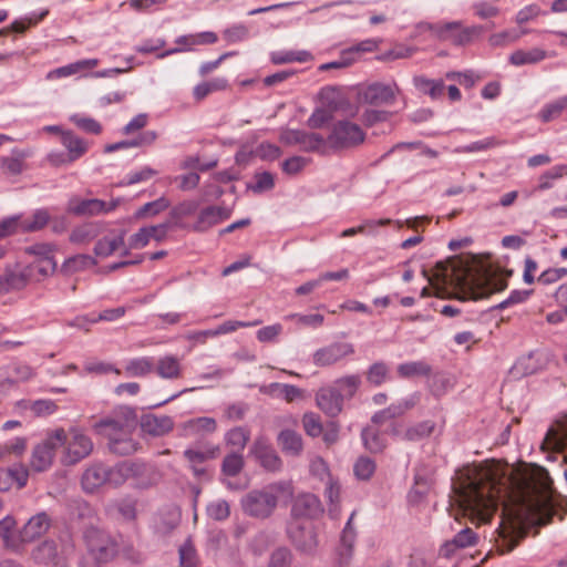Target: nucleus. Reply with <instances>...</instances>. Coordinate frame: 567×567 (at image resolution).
Masks as SVG:
<instances>
[{
    "instance_id": "864d4df0",
    "label": "nucleus",
    "mask_w": 567,
    "mask_h": 567,
    "mask_svg": "<svg viewBox=\"0 0 567 567\" xmlns=\"http://www.w3.org/2000/svg\"><path fill=\"white\" fill-rule=\"evenodd\" d=\"M47 14L48 10H44L39 14L32 13L28 18L14 20L8 28L0 30V35L7 34L9 31L23 33L30 25H35L38 22L43 20Z\"/></svg>"
},
{
    "instance_id": "680f3d73",
    "label": "nucleus",
    "mask_w": 567,
    "mask_h": 567,
    "mask_svg": "<svg viewBox=\"0 0 567 567\" xmlns=\"http://www.w3.org/2000/svg\"><path fill=\"white\" fill-rule=\"evenodd\" d=\"M292 553L287 547L276 548L269 556L268 567H291Z\"/></svg>"
},
{
    "instance_id": "ddd939ff",
    "label": "nucleus",
    "mask_w": 567,
    "mask_h": 567,
    "mask_svg": "<svg viewBox=\"0 0 567 567\" xmlns=\"http://www.w3.org/2000/svg\"><path fill=\"white\" fill-rule=\"evenodd\" d=\"M219 446L213 444H197L184 451L183 455L197 478L207 477L205 463L219 454Z\"/></svg>"
},
{
    "instance_id": "bb28decb",
    "label": "nucleus",
    "mask_w": 567,
    "mask_h": 567,
    "mask_svg": "<svg viewBox=\"0 0 567 567\" xmlns=\"http://www.w3.org/2000/svg\"><path fill=\"white\" fill-rule=\"evenodd\" d=\"M353 514L349 517L340 537L338 557L340 566H347L352 558L357 533L352 527Z\"/></svg>"
},
{
    "instance_id": "4be33fe9",
    "label": "nucleus",
    "mask_w": 567,
    "mask_h": 567,
    "mask_svg": "<svg viewBox=\"0 0 567 567\" xmlns=\"http://www.w3.org/2000/svg\"><path fill=\"white\" fill-rule=\"evenodd\" d=\"M107 482L106 466L103 463L90 464L81 476V487L85 493H94Z\"/></svg>"
},
{
    "instance_id": "20e7f679",
    "label": "nucleus",
    "mask_w": 567,
    "mask_h": 567,
    "mask_svg": "<svg viewBox=\"0 0 567 567\" xmlns=\"http://www.w3.org/2000/svg\"><path fill=\"white\" fill-rule=\"evenodd\" d=\"M423 25L437 40L450 42L455 47L470 45L480 39L484 32L483 25H465L462 21L424 23Z\"/></svg>"
},
{
    "instance_id": "a211bd4d",
    "label": "nucleus",
    "mask_w": 567,
    "mask_h": 567,
    "mask_svg": "<svg viewBox=\"0 0 567 567\" xmlns=\"http://www.w3.org/2000/svg\"><path fill=\"white\" fill-rule=\"evenodd\" d=\"M317 406L328 416H338L343 409V396L333 385L320 388L316 393Z\"/></svg>"
},
{
    "instance_id": "5fc2aeb1",
    "label": "nucleus",
    "mask_w": 567,
    "mask_h": 567,
    "mask_svg": "<svg viewBox=\"0 0 567 567\" xmlns=\"http://www.w3.org/2000/svg\"><path fill=\"white\" fill-rule=\"evenodd\" d=\"M363 444L372 453L382 452L385 447V440L382 434L373 429H364L361 433Z\"/></svg>"
},
{
    "instance_id": "c9c22d12",
    "label": "nucleus",
    "mask_w": 567,
    "mask_h": 567,
    "mask_svg": "<svg viewBox=\"0 0 567 567\" xmlns=\"http://www.w3.org/2000/svg\"><path fill=\"white\" fill-rule=\"evenodd\" d=\"M20 215L21 233H35L43 229L49 220L50 214L45 208L35 209L30 217Z\"/></svg>"
},
{
    "instance_id": "052dcab7",
    "label": "nucleus",
    "mask_w": 567,
    "mask_h": 567,
    "mask_svg": "<svg viewBox=\"0 0 567 567\" xmlns=\"http://www.w3.org/2000/svg\"><path fill=\"white\" fill-rule=\"evenodd\" d=\"M275 186L274 175L269 172L256 173L254 183L248 185V189L256 194L272 189Z\"/></svg>"
},
{
    "instance_id": "e2e57ef3",
    "label": "nucleus",
    "mask_w": 567,
    "mask_h": 567,
    "mask_svg": "<svg viewBox=\"0 0 567 567\" xmlns=\"http://www.w3.org/2000/svg\"><path fill=\"white\" fill-rule=\"evenodd\" d=\"M416 86L424 93L429 94L432 99H437L443 95L444 82L442 80H429L424 78L416 79Z\"/></svg>"
},
{
    "instance_id": "49530a36",
    "label": "nucleus",
    "mask_w": 567,
    "mask_h": 567,
    "mask_svg": "<svg viewBox=\"0 0 567 567\" xmlns=\"http://www.w3.org/2000/svg\"><path fill=\"white\" fill-rule=\"evenodd\" d=\"M35 561L40 564H55L58 547L53 540H44L32 553Z\"/></svg>"
},
{
    "instance_id": "09e8293b",
    "label": "nucleus",
    "mask_w": 567,
    "mask_h": 567,
    "mask_svg": "<svg viewBox=\"0 0 567 567\" xmlns=\"http://www.w3.org/2000/svg\"><path fill=\"white\" fill-rule=\"evenodd\" d=\"M421 400L420 392H413L389 405L393 419L403 416L406 412L415 408Z\"/></svg>"
},
{
    "instance_id": "bf43d9fd",
    "label": "nucleus",
    "mask_w": 567,
    "mask_h": 567,
    "mask_svg": "<svg viewBox=\"0 0 567 567\" xmlns=\"http://www.w3.org/2000/svg\"><path fill=\"white\" fill-rule=\"evenodd\" d=\"M199 207V202L194 199L183 200L179 204L175 205L171 212L169 216L176 220V223L184 217L194 215Z\"/></svg>"
},
{
    "instance_id": "5701e85b",
    "label": "nucleus",
    "mask_w": 567,
    "mask_h": 567,
    "mask_svg": "<svg viewBox=\"0 0 567 567\" xmlns=\"http://www.w3.org/2000/svg\"><path fill=\"white\" fill-rule=\"evenodd\" d=\"M259 391L271 398L282 399L288 403L305 398V391L302 389L287 383L272 382L261 385Z\"/></svg>"
},
{
    "instance_id": "f704fd0d",
    "label": "nucleus",
    "mask_w": 567,
    "mask_h": 567,
    "mask_svg": "<svg viewBox=\"0 0 567 567\" xmlns=\"http://www.w3.org/2000/svg\"><path fill=\"white\" fill-rule=\"evenodd\" d=\"M3 275L9 291L21 289L32 280L31 272L28 271L27 266L22 267L20 265H16L13 267H8Z\"/></svg>"
},
{
    "instance_id": "423d86ee",
    "label": "nucleus",
    "mask_w": 567,
    "mask_h": 567,
    "mask_svg": "<svg viewBox=\"0 0 567 567\" xmlns=\"http://www.w3.org/2000/svg\"><path fill=\"white\" fill-rule=\"evenodd\" d=\"M494 547L499 555L512 551L524 537L523 523L519 517L512 514H503L499 525L495 530Z\"/></svg>"
},
{
    "instance_id": "338daca9",
    "label": "nucleus",
    "mask_w": 567,
    "mask_h": 567,
    "mask_svg": "<svg viewBox=\"0 0 567 567\" xmlns=\"http://www.w3.org/2000/svg\"><path fill=\"white\" fill-rule=\"evenodd\" d=\"M157 174V171L150 166H144L138 171L128 173L120 183L121 186H130L141 182H146Z\"/></svg>"
},
{
    "instance_id": "69168bd1",
    "label": "nucleus",
    "mask_w": 567,
    "mask_h": 567,
    "mask_svg": "<svg viewBox=\"0 0 567 567\" xmlns=\"http://www.w3.org/2000/svg\"><path fill=\"white\" fill-rule=\"evenodd\" d=\"M70 120L74 125L86 133L99 135L102 132V125L92 117L74 114Z\"/></svg>"
},
{
    "instance_id": "aec40b11",
    "label": "nucleus",
    "mask_w": 567,
    "mask_h": 567,
    "mask_svg": "<svg viewBox=\"0 0 567 567\" xmlns=\"http://www.w3.org/2000/svg\"><path fill=\"white\" fill-rule=\"evenodd\" d=\"M230 217V212L220 206L210 205L199 210L192 229L197 233H205L212 227L220 224Z\"/></svg>"
},
{
    "instance_id": "6e6552de",
    "label": "nucleus",
    "mask_w": 567,
    "mask_h": 567,
    "mask_svg": "<svg viewBox=\"0 0 567 567\" xmlns=\"http://www.w3.org/2000/svg\"><path fill=\"white\" fill-rule=\"evenodd\" d=\"M365 134L362 128L350 121L337 122L327 138V151H340L351 148L363 143Z\"/></svg>"
},
{
    "instance_id": "a18cd8bd",
    "label": "nucleus",
    "mask_w": 567,
    "mask_h": 567,
    "mask_svg": "<svg viewBox=\"0 0 567 567\" xmlns=\"http://www.w3.org/2000/svg\"><path fill=\"white\" fill-rule=\"evenodd\" d=\"M96 265L97 261L94 257L90 255L80 254L65 259L62 264V271L66 274H73L91 268Z\"/></svg>"
},
{
    "instance_id": "0e129e2a",
    "label": "nucleus",
    "mask_w": 567,
    "mask_h": 567,
    "mask_svg": "<svg viewBox=\"0 0 567 567\" xmlns=\"http://www.w3.org/2000/svg\"><path fill=\"white\" fill-rule=\"evenodd\" d=\"M207 515L214 520H225L230 515V506L225 499H217L207 505Z\"/></svg>"
},
{
    "instance_id": "603ef678",
    "label": "nucleus",
    "mask_w": 567,
    "mask_h": 567,
    "mask_svg": "<svg viewBox=\"0 0 567 567\" xmlns=\"http://www.w3.org/2000/svg\"><path fill=\"white\" fill-rule=\"evenodd\" d=\"M228 82L226 79L216 78L208 82L198 83L194 90L193 95L196 100L200 101L213 92L223 91L227 89Z\"/></svg>"
},
{
    "instance_id": "2f4dec72",
    "label": "nucleus",
    "mask_w": 567,
    "mask_h": 567,
    "mask_svg": "<svg viewBox=\"0 0 567 567\" xmlns=\"http://www.w3.org/2000/svg\"><path fill=\"white\" fill-rule=\"evenodd\" d=\"M312 60V53L307 50H280L270 53V61L276 65L292 62L306 63Z\"/></svg>"
},
{
    "instance_id": "f8f14e48",
    "label": "nucleus",
    "mask_w": 567,
    "mask_h": 567,
    "mask_svg": "<svg viewBox=\"0 0 567 567\" xmlns=\"http://www.w3.org/2000/svg\"><path fill=\"white\" fill-rule=\"evenodd\" d=\"M280 141L286 145H298L303 152L327 154L324 137L318 133H309L302 130H286L281 133Z\"/></svg>"
},
{
    "instance_id": "f257e3e1",
    "label": "nucleus",
    "mask_w": 567,
    "mask_h": 567,
    "mask_svg": "<svg viewBox=\"0 0 567 567\" xmlns=\"http://www.w3.org/2000/svg\"><path fill=\"white\" fill-rule=\"evenodd\" d=\"M453 486L464 515L477 524L492 519L504 492L491 470L476 466L462 470Z\"/></svg>"
},
{
    "instance_id": "f03ea898",
    "label": "nucleus",
    "mask_w": 567,
    "mask_h": 567,
    "mask_svg": "<svg viewBox=\"0 0 567 567\" xmlns=\"http://www.w3.org/2000/svg\"><path fill=\"white\" fill-rule=\"evenodd\" d=\"M135 424L134 413L126 410L125 413L115 412L113 415L101 419L93 427L97 434L107 439L112 453L130 455L137 450V443L132 437Z\"/></svg>"
},
{
    "instance_id": "1a4fd4ad",
    "label": "nucleus",
    "mask_w": 567,
    "mask_h": 567,
    "mask_svg": "<svg viewBox=\"0 0 567 567\" xmlns=\"http://www.w3.org/2000/svg\"><path fill=\"white\" fill-rule=\"evenodd\" d=\"M287 534L296 547L302 554L312 555L319 546L318 533L313 523L307 520H291L287 527Z\"/></svg>"
},
{
    "instance_id": "e433bc0d",
    "label": "nucleus",
    "mask_w": 567,
    "mask_h": 567,
    "mask_svg": "<svg viewBox=\"0 0 567 567\" xmlns=\"http://www.w3.org/2000/svg\"><path fill=\"white\" fill-rule=\"evenodd\" d=\"M396 372L402 379L429 377L432 373V367L425 360L408 361L400 363L396 368Z\"/></svg>"
},
{
    "instance_id": "13d9d810",
    "label": "nucleus",
    "mask_w": 567,
    "mask_h": 567,
    "mask_svg": "<svg viewBox=\"0 0 567 567\" xmlns=\"http://www.w3.org/2000/svg\"><path fill=\"white\" fill-rule=\"evenodd\" d=\"M375 468V462L367 456H360L353 465L354 475L361 481L370 480L374 474Z\"/></svg>"
},
{
    "instance_id": "c85d7f7f",
    "label": "nucleus",
    "mask_w": 567,
    "mask_h": 567,
    "mask_svg": "<svg viewBox=\"0 0 567 567\" xmlns=\"http://www.w3.org/2000/svg\"><path fill=\"white\" fill-rule=\"evenodd\" d=\"M476 533L473 529L466 527L458 532L457 534H455V536L451 540L446 542L442 546L441 551L443 553L444 556L449 557L454 553L455 549L473 546L476 544Z\"/></svg>"
},
{
    "instance_id": "39448f33",
    "label": "nucleus",
    "mask_w": 567,
    "mask_h": 567,
    "mask_svg": "<svg viewBox=\"0 0 567 567\" xmlns=\"http://www.w3.org/2000/svg\"><path fill=\"white\" fill-rule=\"evenodd\" d=\"M63 452L61 463L65 466H72L86 458L93 451V442L83 430L71 427L68 432L64 430Z\"/></svg>"
},
{
    "instance_id": "a878e982",
    "label": "nucleus",
    "mask_w": 567,
    "mask_h": 567,
    "mask_svg": "<svg viewBox=\"0 0 567 567\" xmlns=\"http://www.w3.org/2000/svg\"><path fill=\"white\" fill-rule=\"evenodd\" d=\"M142 430L153 436H163L174 427V421L168 415L147 414L142 417Z\"/></svg>"
},
{
    "instance_id": "0eeeda50",
    "label": "nucleus",
    "mask_w": 567,
    "mask_h": 567,
    "mask_svg": "<svg viewBox=\"0 0 567 567\" xmlns=\"http://www.w3.org/2000/svg\"><path fill=\"white\" fill-rule=\"evenodd\" d=\"M64 429H55L49 432L45 439L34 446L31 455L30 465L35 472L49 470L53 463L55 452L62 447L64 442Z\"/></svg>"
},
{
    "instance_id": "de8ad7c7",
    "label": "nucleus",
    "mask_w": 567,
    "mask_h": 567,
    "mask_svg": "<svg viewBox=\"0 0 567 567\" xmlns=\"http://www.w3.org/2000/svg\"><path fill=\"white\" fill-rule=\"evenodd\" d=\"M154 369L152 358L141 357L127 361L125 372L128 377H144L151 373Z\"/></svg>"
},
{
    "instance_id": "2eb2a0df",
    "label": "nucleus",
    "mask_w": 567,
    "mask_h": 567,
    "mask_svg": "<svg viewBox=\"0 0 567 567\" xmlns=\"http://www.w3.org/2000/svg\"><path fill=\"white\" fill-rule=\"evenodd\" d=\"M218 41V37L213 31H203L192 34H183L175 39L176 48L168 49L157 54L158 59H164L168 55L195 51L198 45L214 44Z\"/></svg>"
},
{
    "instance_id": "9d476101",
    "label": "nucleus",
    "mask_w": 567,
    "mask_h": 567,
    "mask_svg": "<svg viewBox=\"0 0 567 567\" xmlns=\"http://www.w3.org/2000/svg\"><path fill=\"white\" fill-rule=\"evenodd\" d=\"M84 540L92 557L99 563H107L117 554V546L107 533L96 527L84 532Z\"/></svg>"
},
{
    "instance_id": "8fccbe9b",
    "label": "nucleus",
    "mask_w": 567,
    "mask_h": 567,
    "mask_svg": "<svg viewBox=\"0 0 567 567\" xmlns=\"http://www.w3.org/2000/svg\"><path fill=\"white\" fill-rule=\"evenodd\" d=\"M388 380H390V369L385 362L377 361L368 368L367 381L370 384L374 386H380Z\"/></svg>"
},
{
    "instance_id": "c03bdc74",
    "label": "nucleus",
    "mask_w": 567,
    "mask_h": 567,
    "mask_svg": "<svg viewBox=\"0 0 567 567\" xmlns=\"http://www.w3.org/2000/svg\"><path fill=\"white\" fill-rule=\"evenodd\" d=\"M436 424L434 421L425 420L409 426L404 434L403 439L411 442L421 441L423 439L429 437L435 430Z\"/></svg>"
},
{
    "instance_id": "7c9ffc66",
    "label": "nucleus",
    "mask_w": 567,
    "mask_h": 567,
    "mask_svg": "<svg viewBox=\"0 0 567 567\" xmlns=\"http://www.w3.org/2000/svg\"><path fill=\"white\" fill-rule=\"evenodd\" d=\"M120 203V199L112 200L110 203L101 199H85L82 200L75 208L74 212L79 215H99L113 212Z\"/></svg>"
},
{
    "instance_id": "dca6fc26",
    "label": "nucleus",
    "mask_w": 567,
    "mask_h": 567,
    "mask_svg": "<svg viewBox=\"0 0 567 567\" xmlns=\"http://www.w3.org/2000/svg\"><path fill=\"white\" fill-rule=\"evenodd\" d=\"M250 454L268 472H278L282 467L281 458L265 436L256 437L250 446Z\"/></svg>"
},
{
    "instance_id": "b1692460",
    "label": "nucleus",
    "mask_w": 567,
    "mask_h": 567,
    "mask_svg": "<svg viewBox=\"0 0 567 567\" xmlns=\"http://www.w3.org/2000/svg\"><path fill=\"white\" fill-rule=\"evenodd\" d=\"M360 100L370 105L390 104L394 100V91L390 85L373 83L361 92Z\"/></svg>"
},
{
    "instance_id": "a19ab883",
    "label": "nucleus",
    "mask_w": 567,
    "mask_h": 567,
    "mask_svg": "<svg viewBox=\"0 0 567 567\" xmlns=\"http://www.w3.org/2000/svg\"><path fill=\"white\" fill-rule=\"evenodd\" d=\"M124 235L122 231L120 235L114 237H103L99 239L94 246V254L97 257L106 258L114 254L118 248L124 246Z\"/></svg>"
},
{
    "instance_id": "58836bf2",
    "label": "nucleus",
    "mask_w": 567,
    "mask_h": 567,
    "mask_svg": "<svg viewBox=\"0 0 567 567\" xmlns=\"http://www.w3.org/2000/svg\"><path fill=\"white\" fill-rule=\"evenodd\" d=\"M565 111H567V95L559 96L558 99L546 103L539 110L537 117L543 123H548L558 118Z\"/></svg>"
},
{
    "instance_id": "72a5a7b5",
    "label": "nucleus",
    "mask_w": 567,
    "mask_h": 567,
    "mask_svg": "<svg viewBox=\"0 0 567 567\" xmlns=\"http://www.w3.org/2000/svg\"><path fill=\"white\" fill-rule=\"evenodd\" d=\"M277 441L281 451L292 456L299 455L303 447L301 435L292 430H282Z\"/></svg>"
},
{
    "instance_id": "7ed1b4c3",
    "label": "nucleus",
    "mask_w": 567,
    "mask_h": 567,
    "mask_svg": "<svg viewBox=\"0 0 567 567\" xmlns=\"http://www.w3.org/2000/svg\"><path fill=\"white\" fill-rule=\"evenodd\" d=\"M293 491L289 482L279 481L260 489H252L240 499L244 513L255 518H268L276 509L280 499L292 497Z\"/></svg>"
},
{
    "instance_id": "3c124183",
    "label": "nucleus",
    "mask_w": 567,
    "mask_h": 567,
    "mask_svg": "<svg viewBox=\"0 0 567 567\" xmlns=\"http://www.w3.org/2000/svg\"><path fill=\"white\" fill-rule=\"evenodd\" d=\"M361 384V378L358 374H351L342 377L334 381L333 388L338 389L343 396V401L346 399H351L354 396Z\"/></svg>"
},
{
    "instance_id": "393cba45",
    "label": "nucleus",
    "mask_w": 567,
    "mask_h": 567,
    "mask_svg": "<svg viewBox=\"0 0 567 567\" xmlns=\"http://www.w3.org/2000/svg\"><path fill=\"white\" fill-rule=\"evenodd\" d=\"M17 520L13 516L7 515L0 520V538L6 548L19 551L22 548L21 529L16 530Z\"/></svg>"
},
{
    "instance_id": "37998d69",
    "label": "nucleus",
    "mask_w": 567,
    "mask_h": 567,
    "mask_svg": "<svg viewBox=\"0 0 567 567\" xmlns=\"http://www.w3.org/2000/svg\"><path fill=\"white\" fill-rule=\"evenodd\" d=\"M27 269L31 272V279L35 280H39L41 277L52 275L56 269L54 255L45 257L44 259H34L27 266Z\"/></svg>"
},
{
    "instance_id": "9b49d317",
    "label": "nucleus",
    "mask_w": 567,
    "mask_h": 567,
    "mask_svg": "<svg viewBox=\"0 0 567 567\" xmlns=\"http://www.w3.org/2000/svg\"><path fill=\"white\" fill-rule=\"evenodd\" d=\"M152 471L151 466L140 461H123L112 467L106 466V484L120 486L130 478H141Z\"/></svg>"
},
{
    "instance_id": "473e14b6",
    "label": "nucleus",
    "mask_w": 567,
    "mask_h": 567,
    "mask_svg": "<svg viewBox=\"0 0 567 567\" xmlns=\"http://www.w3.org/2000/svg\"><path fill=\"white\" fill-rule=\"evenodd\" d=\"M97 62L99 61L96 59L80 60L74 63H70L68 65H63V66H60V68H56V69L50 71L47 74V79L54 80V79L68 78L73 74H76L85 69H92V68L96 66Z\"/></svg>"
},
{
    "instance_id": "6e6d98bb",
    "label": "nucleus",
    "mask_w": 567,
    "mask_h": 567,
    "mask_svg": "<svg viewBox=\"0 0 567 567\" xmlns=\"http://www.w3.org/2000/svg\"><path fill=\"white\" fill-rule=\"evenodd\" d=\"M245 462L243 454L239 452H233L227 454L221 463V472L227 476H236L244 468Z\"/></svg>"
},
{
    "instance_id": "6ab92c4d",
    "label": "nucleus",
    "mask_w": 567,
    "mask_h": 567,
    "mask_svg": "<svg viewBox=\"0 0 567 567\" xmlns=\"http://www.w3.org/2000/svg\"><path fill=\"white\" fill-rule=\"evenodd\" d=\"M322 512L323 508L320 499L310 493L298 495L291 507L292 520H300V518L312 519Z\"/></svg>"
},
{
    "instance_id": "4d7b16f0",
    "label": "nucleus",
    "mask_w": 567,
    "mask_h": 567,
    "mask_svg": "<svg viewBox=\"0 0 567 567\" xmlns=\"http://www.w3.org/2000/svg\"><path fill=\"white\" fill-rule=\"evenodd\" d=\"M522 38V33L517 30H504L493 33L488 37V44L493 48H502L517 42Z\"/></svg>"
},
{
    "instance_id": "774afa93",
    "label": "nucleus",
    "mask_w": 567,
    "mask_h": 567,
    "mask_svg": "<svg viewBox=\"0 0 567 567\" xmlns=\"http://www.w3.org/2000/svg\"><path fill=\"white\" fill-rule=\"evenodd\" d=\"M171 202L166 197H159L156 200L144 204L137 212L136 217H144L146 215H157L167 209Z\"/></svg>"
},
{
    "instance_id": "f3484780",
    "label": "nucleus",
    "mask_w": 567,
    "mask_h": 567,
    "mask_svg": "<svg viewBox=\"0 0 567 567\" xmlns=\"http://www.w3.org/2000/svg\"><path fill=\"white\" fill-rule=\"evenodd\" d=\"M354 353V346L350 342H332L318 349L312 354V362L317 367H330Z\"/></svg>"
},
{
    "instance_id": "412c9836",
    "label": "nucleus",
    "mask_w": 567,
    "mask_h": 567,
    "mask_svg": "<svg viewBox=\"0 0 567 567\" xmlns=\"http://www.w3.org/2000/svg\"><path fill=\"white\" fill-rule=\"evenodd\" d=\"M52 519L47 512H39L31 516L21 528V538L24 543H31L43 536L51 527Z\"/></svg>"
},
{
    "instance_id": "79ce46f5",
    "label": "nucleus",
    "mask_w": 567,
    "mask_h": 567,
    "mask_svg": "<svg viewBox=\"0 0 567 567\" xmlns=\"http://www.w3.org/2000/svg\"><path fill=\"white\" fill-rule=\"evenodd\" d=\"M181 372V362L174 355H165L157 361L156 373L163 379H177Z\"/></svg>"
},
{
    "instance_id": "c756f323",
    "label": "nucleus",
    "mask_w": 567,
    "mask_h": 567,
    "mask_svg": "<svg viewBox=\"0 0 567 567\" xmlns=\"http://www.w3.org/2000/svg\"><path fill=\"white\" fill-rule=\"evenodd\" d=\"M548 56L547 51L540 48H532L529 50H515L508 56V62L514 66H523L527 64H536L544 61Z\"/></svg>"
},
{
    "instance_id": "ea45409f",
    "label": "nucleus",
    "mask_w": 567,
    "mask_h": 567,
    "mask_svg": "<svg viewBox=\"0 0 567 567\" xmlns=\"http://www.w3.org/2000/svg\"><path fill=\"white\" fill-rule=\"evenodd\" d=\"M21 409L30 410L34 416H48L56 412L58 405L53 400L40 399L35 401L21 400L18 402Z\"/></svg>"
},
{
    "instance_id": "cd10ccee",
    "label": "nucleus",
    "mask_w": 567,
    "mask_h": 567,
    "mask_svg": "<svg viewBox=\"0 0 567 567\" xmlns=\"http://www.w3.org/2000/svg\"><path fill=\"white\" fill-rule=\"evenodd\" d=\"M61 144L66 150L71 161L74 162L81 158L90 147L84 138L78 136L70 130H66V132L62 134Z\"/></svg>"
},
{
    "instance_id": "4c0bfd02",
    "label": "nucleus",
    "mask_w": 567,
    "mask_h": 567,
    "mask_svg": "<svg viewBox=\"0 0 567 567\" xmlns=\"http://www.w3.org/2000/svg\"><path fill=\"white\" fill-rule=\"evenodd\" d=\"M227 446L234 449V452L241 453L250 440V430L246 426H235L227 431L224 436Z\"/></svg>"
},
{
    "instance_id": "4468645a",
    "label": "nucleus",
    "mask_w": 567,
    "mask_h": 567,
    "mask_svg": "<svg viewBox=\"0 0 567 567\" xmlns=\"http://www.w3.org/2000/svg\"><path fill=\"white\" fill-rule=\"evenodd\" d=\"M530 496V507L535 509L551 508L553 507V481L548 473L542 471L528 486Z\"/></svg>"
}]
</instances>
